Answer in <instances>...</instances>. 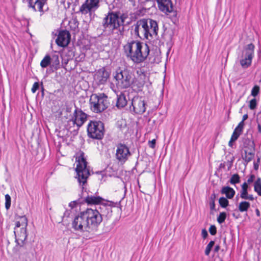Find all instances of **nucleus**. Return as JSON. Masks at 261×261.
<instances>
[{
	"instance_id": "nucleus-1",
	"label": "nucleus",
	"mask_w": 261,
	"mask_h": 261,
	"mask_svg": "<svg viewBox=\"0 0 261 261\" xmlns=\"http://www.w3.org/2000/svg\"><path fill=\"white\" fill-rule=\"evenodd\" d=\"M102 221V218L96 208H87L74 217L71 227L76 231L93 233L98 230Z\"/></svg>"
},
{
	"instance_id": "nucleus-2",
	"label": "nucleus",
	"mask_w": 261,
	"mask_h": 261,
	"mask_svg": "<svg viewBox=\"0 0 261 261\" xmlns=\"http://www.w3.org/2000/svg\"><path fill=\"white\" fill-rule=\"evenodd\" d=\"M159 27L157 22L151 19L142 18L131 27L132 34L141 39L150 40L158 36Z\"/></svg>"
},
{
	"instance_id": "nucleus-3",
	"label": "nucleus",
	"mask_w": 261,
	"mask_h": 261,
	"mask_svg": "<svg viewBox=\"0 0 261 261\" xmlns=\"http://www.w3.org/2000/svg\"><path fill=\"white\" fill-rule=\"evenodd\" d=\"M124 53L127 58L136 64L144 62L150 52L149 46L139 41L130 40L123 46Z\"/></svg>"
},
{
	"instance_id": "nucleus-4",
	"label": "nucleus",
	"mask_w": 261,
	"mask_h": 261,
	"mask_svg": "<svg viewBox=\"0 0 261 261\" xmlns=\"http://www.w3.org/2000/svg\"><path fill=\"white\" fill-rule=\"evenodd\" d=\"M75 109L70 119L67 121L66 129L73 135L77 134L79 128L87 120L88 115L74 105Z\"/></svg>"
},
{
	"instance_id": "nucleus-5",
	"label": "nucleus",
	"mask_w": 261,
	"mask_h": 261,
	"mask_svg": "<svg viewBox=\"0 0 261 261\" xmlns=\"http://www.w3.org/2000/svg\"><path fill=\"white\" fill-rule=\"evenodd\" d=\"M77 162L75 171L77 173L78 181L80 185L82 184V194H84V191H86L84 186L87 183V180L90 175L89 169L87 167V162L84 158V153L82 152L80 155L76 158Z\"/></svg>"
},
{
	"instance_id": "nucleus-6",
	"label": "nucleus",
	"mask_w": 261,
	"mask_h": 261,
	"mask_svg": "<svg viewBox=\"0 0 261 261\" xmlns=\"http://www.w3.org/2000/svg\"><path fill=\"white\" fill-rule=\"evenodd\" d=\"M109 104L108 97L105 93L92 94L90 96V108L94 113H101L108 108Z\"/></svg>"
},
{
	"instance_id": "nucleus-7",
	"label": "nucleus",
	"mask_w": 261,
	"mask_h": 261,
	"mask_svg": "<svg viewBox=\"0 0 261 261\" xmlns=\"http://www.w3.org/2000/svg\"><path fill=\"white\" fill-rule=\"evenodd\" d=\"M102 26L103 31H109L113 33L114 30H118L121 33L124 31V28L120 27L119 22V13L110 11L108 14L103 18Z\"/></svg>"
},
{
	"instance_id": "nucleus-8",
	"label": "nucleus",
	"mask_w": 261,
	"mask_h": 261,
	"mask_svg": "<svg viewBox=\"0 0 261 261\" xmlns=\"http://www.w3.org/2000/svg\"><path fill=\"white\" fill-rule=\"evenodd\" d=\"M87 131L89 138L101 140L105 134L104 124L100 121L90 120L88 124Z\"/></svg>"
},
{
	"instance_id": "nucleus-9",
	"label": "nucleus",
	"mask_w": 261,
	"mask_h": 261,
	"mask_svg": "<svg viewBox=\"0 0 261 261\" xmlns=\"http://www.w3.org/2000/svg\"><path fill=\"white\" fill-rule=\"evenodd\" d=\"M115 75L117 81V85L121 89H126L129 87L134 83V79L132 77V73L127 69H118Z\"/></svg>"
},
{
	"instance_id": "nucleus-10",
	"label": "nucleus",
	"mask_w": 261,
	"mask_h": 261,
	"mask_svg": "<svg viewBox=\"0 0 261 261\" xmlns=\"http://www.w3.org/2000/svg\"><path fill=\"white\" fill-rule=\"evenodd\" d=\"M255 46L252 43L247 44L242 51L240 63L243 69H247L251 65L254 57Z\"/></svg>"
},
{
	"instance_id": "nucleus-11",
	"label": "nucleus",
	"mask_w": 261,
	"mask_h": 261,
	"mask_svg": "<svg viewBox=\"0 0 261 261\" xmlns=\"http://www.w3.org/2000/svg\"><path fill=\"white\" fill-rule=\"evenodd\" d=\"M100 7V0H86L80 7L78 13L86 15L91 14Z\"/></svg>"
},
{
	"instance_id": "nucleus-12",
	"label": "nucleus",
	"mask_w": 261,
	"mask_h": 261,
	"mask_svg": "<svg viewBox=\"0 0 261 261\" xmlns=\"http://www.w3.org/2000/svg\"><path fill=\"white\" fill-rule=\"evenodd\" d=\"M130 111L135 114H142L146 110V103L142 97L135 96L132 100Z\"/></svg>"
},
{
	"instance_id": "nucleus-13",
	"label": "nucleus",
	"mask_w": 261,
	"mask_h": 261,
	"mask_svg": "<svg viewBox=\"0 0 261 261\" xmlns=\"http://www.w3.org/2000/svg\"><path fill=\"white\" fill-rule=\"evenodd\" d=\"M131 155L128 147L125 144L119 143L117 145L116 157L119 162L124 163Z\"/></svg>"
},
{
	"instance_id": "nucleus-14",
	"label": "nucleus",
	"mask_w": 261,
	"mask_h": 261,
	"mask_svg": "<svg viewBox=\"0 0 261 261\" xmlns=\"http://www.w3.org/2000/svg\"><path fill=\"white\" fill-rule=\"evenodd\" d=\"M114 202L107 201L99 205H96V208L101 215V218H106L107 219L111 218L112 216V207Z\"/></svg>"
},
{
	"instance_id": "nucleus-15",
	"label": "nucleus",
	"mask_w": 261,
	"mask_h": 261,
	"mask_svg": "<svg viewBox=\"0 0 261 261\" xmlns=\"http://www.w3.org/2000/svg\"><path fill=\"white\" fill-rule=\"evenodd\" d=\"M70 40V35L68 31L66 30L60 31L58 37L56 39L57 44L61 47L66 46Z\"/></svg>"
},
{
	"instance_id": "nucleus-16",
	"label": "nucleus",
	"mask_w": 261,
	"mask_h": 261,
	"mask_svg": "<svg viewBox=\"0 0 261 261\" xmlns=\"http://www.w3.org/2000/svg\"><path fill=\"white\" fill-rule=\"evenodd\" d=\"M109 76V73L105 67H102L96 71L94 79L98 85H103L107 82Z\"/></svg>"
},
{
	"instance_id": "nucleus-17",
	"label": "nucleus",
	"mask_w": 261,
	"mask_h": 261,
	"mask_svg": "<svg viewBox=\"0 0 261 261\" xmlns=\"http://www.w3.org/2000/svg\"><path fill=\"white\" fill-rule=\"evenodd\" d=\"M159 9L163 12L167 13L173 11V4L171 0H155Z\"/></svg>"
},
{
	"instance_id": "nucleus-18",
	"label": "nucleus",
	"mask_w": 261,
	"mask_h": 261,
	"mask_svg": "<svg viewBox=\"0 0 261 261\" xmlns=\"http://www.w3.org/2000/svg\"><path fill=\"white\" fill-rule=\"evenodd\" d=\"M21 220L22 221V227L20 229L19 232L17 230L16 232L17 237L18 238L17 240H19L20 241L23 242L27 238V226L28 225L27 223V219L25 216L22 217L21 218Z\"/></svg>"
},
{
	"instance_id": "nucleus-19",
	"label": "nucleus",
	"mask_w": 261,
	"mask_h": 261,
	"mask_svg": "<svg viewBox=\"0 0 261 261\" xmlns=\"http://www.w3.org/2000/svg\"><path fill=\"white\" fill-rule=\"evenodd\" d=\"M83 203H87L88 205H99L105 202V199L100 196H95L94 195L86 196L83 198Z\"/></svg>"
},
{
	"instance_id": "nucleus-20",
	"label": "nucleus",
	"mask_w": 261,
	"mask_h": 261,
	"mask_svg": "<svg viewBox=\"0 0 261 261\" xmlns=\"http://www.w3.org/2000/svg\"><path fill=\"white\" fill-rule=\"evenodd\" d=\"M249 145L253 150V151L247 152L244 150L245 154L242 155V159L244 161V164L246 165L249 162L251 161L254 157L255 144L253 141H249Z\"/></svg>"
},
{
	"instance_id": "nucleus-21",
	"label": "nucleus",
	"mask_w": 261,
	"mask_h": 261,
	"mask_svg": "<svg viewBox=\"0 0 261 261\" xmlns=\"http://www.w3.org/2000/svg\"><path fill=\"white\" fill-rule=\"evenodd\" d=\"M48 0H35L34 2V7L36 8L37 11L40 12V15L42 16L48 10L47 7Z\"/></svg>"
},
{
	"instance_id": "nucleus-22",
	"label": "nucleus",
	"mask_w": 261,
	"mask_h": 261,
	"mask_svg": "<svg viewBox=\"0 0 261 261\" xmlns=\"http://www.w3.org/2000/svg\"><path fill=\"white\" fill-rule=\"evenodd\" d=\"M127 100L125 95L122 92L117 94V100L116 102V107L118 109H121L125 107L127 105Z\"/></svg>"
},
{
	"instance_id": "nucleus-23",
	"label": "nucleus",
	"mask_w": 261,
	"mask_h": 261,
	"mask_svg": "<svg viewBox=\"0 0 261 261\" xmlns=\"http://www.w3.org/2000/svg\"><path fill=\"white\" fill-rule=\"evenodd\" d=\"M221 193L222 194H225L226 197V198L231 199L234 197L236 192L233 188L229 186H225L222 187Z\"/></svg>"
},
{
	"instance_id": "nucleus-24",
	"label": "nucleus",
	"mask_w": 261,
	"mask_h": 261,
	"mask_svg": "<svg viewBox=\"0 0 261 261\" xmlns=\"http://www.w3.org/2000/svg\"><path fill=\"white\" fill-rule=\"evenodd\" d=\"M254 190L261 196V178L257 177L254 184Z\"/></svg>"
},
{
	"instance_id": "nucleus-25",
	"label": "nucleus",
	"mask_w": 261,
	"mask_h": 261,
	"mask_svg": "<svg viewBox=\"0 0 261 261\" xmlns=\"http://www.w3.org/2000/svg\"><path fill=\"white\" fill-rule=\"evenodd\" d=\"M51 59L49 55H46L40 62V66L42 68H45L51 63Z\"/></svg>"
},
{
	"instance_id": "nucleus-26",
	"label": "nucleus",
	"mask_w": 261,
	"mask_h": 261,
	"mask_svg": "<svg viewBox=\"0 0 261 261\" xmlns=\"http://www.w3.org/2000/svg\"><path fill=\"white\" fill-rule=\"evenodd\" d=\"M250 206V204L249 202L246 201H242L239 205V210L241 212H246L248 210Z\"/></svg>"
},
{
	"instance_id": "nucleus-27",
	"label": "nucleus",
	"mask_w": 261,
	"mask_h": 261,
	"mask_svg": "<svg viewBox=\"0 0 261 261\" xmlns=\"http://www.w3.org/2000/svg\"><path fill=\"white\" fill-rule=\"evenodd\" d=\"M248 186L246 182H244L242 185V190L241 191L240 197L241 198H245V196L248 194Z\"/></svg>"
},
{
	"instance_id": "nucleus-28",
	"label": "nucleus",
	"mask_w": 261,
	"mask_h": 261,
	"mask_svg": "<svg viewBox=\"0 0 261 261\" xmlns=\"http://www.w3.org/2000/svg\"><path fill=\"white\" fill-rule=\"evenodd\" d=\"M229 182L232 185H235L240 182V177L238 174H233L230 178Z\"/></svg>"
},
{
	"instance_id": "nucleus-29",
	"label": "nucleus",
	"mask_w": 261,
	"mask_h": 261,
	"mask_svg": "<svg viewBox=\"0 0 261 261\" xmlns=\"http://www.w3.org/2000/svg\"><path fill=\"white\" fill-rule=\"evenodd\" d=\"M219 203L222 207L225 208L228 205L229 201L227 198L221 197L219 199Z\"/></svg>"
},
{
	"instance_id": "nucleus-30",
	"label": "nucleus",
	"mask_w": 261,
	"mask_h": 261,
	"mask_svg": "<svg viewBox=\"0 0 261 261\" xmlns=\"http://www.w3.org/2000/svg\"><path fill=\"white\" fill-rule=\"evenodd\" d=\"M214 244H215V242L214 241H211L210 242V243L206 246L205 250V254L206 256H208L210 255V252L212 250V248L214 246Z\"/></svg>"
},
{
	"instance_id": "nucleus-31",
	"label": "nucleus",
	"mask_w": 261,
	"mask_h": 261,
	"mask_svg": "<svg viewBox=\"0 0 261 261\" xmlns=\"http://www.w3.org/2000/svg\"><path fill=\"white\" fill-rule=\"evenodd\" d=\"M5 207L6 210H9L11 206V199L10 196L7 194L5 195Z\"/></svg>"
},
{
	"instance_id": "nucleus-32",
	"label": "nucleus",
	"mask_w": 261,
	"mask_h": 261,
	"mask_svg": "<svg viewBox=\"0 0 261 261\" xmlns=\"http://www.w3.org/2000/svg\"><path fill=\"white\" fill-rule=\"evenodd\" d=\"M226 218V214L225 212L220 213L219 216L217 217V221L219 224L223 223Z\"/></svg>"
},
{
	"instance_id": "nucleus-33",
	"label": "nucleus",
	"mask_w": 261,
	"mask_h": 261,
	"mask_svg": "<svg viewBox=\"0 0 261 261\" xmlns=\"http://www.w3.org/2000/svg\"><path fill=\"white\" fill-rule=\"evenodd\" d=\"M83 203V198L81 197V198H79L77 200H75V201L71 202L69 203V206L71 208H73L75 207L76 206V205H77L78 204Z\"/></svg>"
},
{
	"instance_id": "nucleus-34",
	"label": "nucleus",
	"mask_w": 261,
	"mask_h": 261,
	"mask_svg": "<svg viewBox=\"0 0 261 261\" xmlns=\"http://www.w3.org/2000/svg\"><path fill=\"white\" fill-rule=\"evenodd\" d=\"M52 61H53V66H55V68L56 69H57L58 68L57 66H59V63H60L58 56H57V55L53 56V58H52Z\"/></svg>"
},
{
	"instance_id": "nucleus-35",
	"label": "nucleus",
	"mask_w": 261,
	"mask_h": 261,
	"mask_svg": "<svg viewBox=\"0 0 261 261\" xmlns=\"http://www.w3.org/2000/svg\"><path fill=\"white\" fill-rule=\"evenodd\" d=\"M126 18L127 16L124 14L121 15L120 16L119 15V22L120 23V28H121V27L124 28V21Z\"/></svg>"
},
{
	"instance_id": "nucleus-36",
	"label": "nucleus",
	"mask_w": 261,
	"mask_h": 261,
	"mask_svg": "<svg viewBox=\"0 0 261 261\" xmlns=\"http://www.w3.org/2000/svg\"><path fill=\"white\" fill-rule=\"evenodd\" d=\"M259 92V87L257 85H255L251 90V95L255 97Z\"/></svg>"
},
{
	"instance_id": "nucleus-37",
	"label": "nucleus",
	"mask_w": 261,
	"mask_h": 261,
	"mask_svg": "<svg viewBox=\"0 0 261 261\" xmlns=\"http://www.w3.org/2000/svg\"><path fill=\"white\" fill-rule=\"evenodd\" d=\"M28 3V7L29 9H32L34 12H37V9L34 7V2L33 0H26Z\"/></svg>"
},
{
	"instance_id": "nucleus-38",
	"label": "nucleus",
	"mask_w": 261,
	"mask_h": 261,
	"mask_svg": "<svg viewBox=\"0 0 261 261\" xmlns=\"http://www.w3.org/2000/svg\"><path fill=\"white\" fill-rule=\"evenodd\" d=\"M256 100L255 98H253L249 101V108L251 110H254L256 107Z\"/></svg>"
},
{
	"instance_id": "nucleus-39",
	"label": "nucleus",
	"mask_w": 261,
	"mask_h": 261,
	"mask_svg": "<svg viewBox=\"0 0 261 261\" xmlns=\"http://www.w3.org/2000/svg\"><path fill=\"white\" fill-rule=\"evenodd\" d=\"M241 134V133L240 132L234 130L230 139H231L232 141H236L239 137Z\"/></svg>"
},
{
	"instance_id": "nucleus-40",
	"label": "nucleus",
	"mask_w": 261,
	"mask_h": 261,
	"mask_svg": "<svg viewBox=\"0 0 261 261\" xmlns=\"http://www.w3.org/2000/svg\"><path fill=\"white\" fill-rule=\"evenodd\" d=\"M244 125V122H243V121H241L238 126L236 127L234 129L235 130L238 131L239 132H240L241 133L243 131V129Z\"/></svg>"
},
{
	"instance_id": "nucleus-41",
	"label": "nucleus",
	"mask_w": 261,
	"mask_h": 261,
	"mask_svg": "<svg viewBox=\"0 0 261 261\" xmlns=\"http://www.w3.org/2000/svg\"><path fill=\"white\" fill-rule=\"evenodd\" d=\"M21 226H22V223H20V221H17L16 222L15 227L14 228V231L15 238H16V242H17L16 232H17V229L18 228H19Z\"/></svg>"
},
{
	"instance_id": "nucleus-42",
	"label": "nucleus",
	"mask_w": 261,
	"mask_h": 261,
	"mask_svg": "<svg viewBox=\"0 0 261 261\" xmlns=\"http://www.w3.org/2000/svg\"><path fill=\"white\" fill-rule=\"evenodd\" d=\"M209 232L211 234L214 236L217 233V228L215 225H211L209 228Z\"/></svg>"
},
{
	"instance_id": "nucleus-43",
	"label": "nucleus",
	"mask_w": 261,
	"mask_h": 261,
	"mask_svg": "<svg viewBox=\"0 0 261 261\" xmlns=\"http://www.w3.org/2000/svg\"><path fill=\"white\" fill-rule=\"evenodd\" d=\"M39 84L38 82H35L34 83L33 87L31 89V91L32 93H35L36 91L39 89Z\"/></svg>"
},
{
	"instance_id": "nucleus-44",
	"label": "nucleus",
	"mask_w": 261,
	"mask_h": 261,
	"mask_svg": "<svg viewBox=\"0 0 261 261\" xmlns=\"http://www.w3.org/2000/svg\"><path fill=\"white\" fill-rule=\"evenodd\" d=\"M132 84H133L134 86L136 85L138 88H142L144 85V82L143 81H141L137 83V81L135 82L134 81V83H133Z\"/></svg>"
},
{
	"instance_id": "nucleus-45",
	"label": "nucleus",
	"mask_w": 261,
	"mask_h": 261,
	"mask_svg": "<svg viewBox=\"0 0 261 261\" xmlns=\"http://www.w3.org/2000/svg\"><path fill=\"white\" fill-rule=\"evenodd\" d=\"M156 140L155 139H153L151 141H149L148 145L151 148H154L155 146Z\"/></svg>"
},
{
	"instance_id": "nucleus-46",
	"label": "nucleus",
	"mask_w": 261,
	"mask_h": 261,
	"mask_svg": "<svg viewBox=\"0 0 261 261\" xmlns=\"http://www.w3.org/2000/svg\"><path fill=\"white\" fill-rule=\"evenodd\" d=\"M255 178V176L254 174H251L247 179V184L252 182Z\"/></svg>"
},
{
	"instance_id": "nucleus-47",
	"label": "nucleus",
	"mask_w": 261,
	"mask_h": 261,
	"mask_svg": "<svg viewBox=\"0 0 261 261\" xmlns=\"http://www.w3.org/2000/svg\"><path fill=\"white\" fill-rule=\"evenodd\" d=\"M201 235L203 239H205L207 237L208 233H207V230L205 229H203L202 230Z\"/></svg>"
},
{
	"instance_id": "nucleus-48",
	"label": "nucleus",
	"mask_w": 261,
	"mask_h": 261,
	"mask_svg": "<svg viewBox=\"0 0 261 261\" xmlns=\"http://www.w3.org/2000/svg\"><path fill=\"white\" fill-rule=\"evenodd\" d=\"M242 199H246V200H249L251 201H253L254 198L252 195H248L245 196V198H243Z\"/></svg>"
},
{
	"instance_id": "nucleus-49",
	"label": "nucleus",
	"mask_w": 261,
	"mask_h": 261,
	"mask_svg": "<svg viewBox=\"0 0 261 261\" xmlns=\"http://www.w3.org/2000/svg\"><path fill=\"white\" fill-rule=\"evenodd\" d=\"M210 208L211 210H214L215 208V201H211L210 202Z\"/></svg>"
},
{
	"instance_id": "nucleus-50",
	"label": "nucleus",
	"mask_w": 261,
	"mask_h": 261,
	"mask_svg": "<svg viewBox=\"0 0 261 261\" xmlns=\"http://www.w3.org/2000/svg\"><path fill=\"white\" fill-rule=\"evenodd\" d=\"M77 1V0H69L67 3V8H69L71 4L72 3H75Z\"/></svg>"
},
{
	"instance_id": "nucleus-51",
	"label": "nucleus",
	"mask_w": 261,
	"mask_h": 261,
	"mask_svg": "<svg viewBox=\"0 0 261 261\" xmlns=\"http://www.w3.org/2000/svg\"><path fill=\"white\" fill-rule=\"evenodd\" d=\"M216 197V194L215 193L212 194L210 197V201H215Z\"/></svg>"
},
{
	"instance_id": "nucleus-52",
	"label": "nucleus",
	"mask_w": 261,
	"mask_h": 261,
	"mask_svg": "<svg viewBox=\"0 0 261 261\" xmlns=\"http://www.w3.org/2000/svg\"><path fill=\"white\" fill-rule=\"evenodd\" d=\"M253 167L254 170H257L259 168V164L256 163V162H254L253 163Z\"/></svg>"
},
{
	"instance_id": "nucleus-53",
	"label": "nucleus",
	"mask_w": 261,
	"mask_h": 261,
	"mask_svg": "<svg viewBox=\"0 0 261 261\" xmlns=\"http://www.w3.org/2000/svg\"><path fill=\"white\" fill-rule=\"evenodd\" d=\"M220 246L219 245H216L215 247V248H214V251L215 252H217L219 251V250H220Z\"/></svg>"
},
{
	"instance_id": "nucleus-54",
	"label": "nucleus",
	"mask_w": 261,
	"mask_h": 261,
	"mask_svg": "<svg viewBox=\"0 0 261 261\" xmlns=\"http://www.w3.org/2000/svg\"><path fill=\"white\" fill-rule=\"evenodd\" d=\"M248 118V115L245 114L243 116V119L241 121H243V122H244L245 120H246Z\"/></svg>"
},
{
	"instance_id": "nucleus-55",
	"label": "nucleus",
	"mask_w": 261,
	"mask_h": 261,
	"mask_svg": "<svg viewBox=\"0 0 261 261\" xmlns=\"http://www.w3.org/2000/svg\"><path fill=\"white\" fill-rule=\"evenodd\" d=\"M255 213H256V215L257 217H260V212L259 211V210L258 208H256L255 210Z\"/></svg>"
},
{
	"instance_id": "nucleus-56",
	"label": "nucleus",
	"mask_w": 261,
	"mask_h": 261,
	"mask_svg": "<svg viewBox=\"0 0 261 261\" xmlns=\"http://www.w3.org/2000/svg\"><path fill=\"white\" fill-rule=\"evenodd\" d=\"M235 141H232L231 139H230V141H229V143H228V145L230 147H232V145H233V142H234Z\"/></svg>"
},
{
	"instance_id": "nucleus-57",
	"label": "nucleus",
	"mask_w": 261,
	"mask_h": 261,
	"mask_svg": "<svg viewBox=\"0 0 261 261\" xmlns=\"http://www.w3.org/2000/svg\"><path fill=\"white\" fill-rule=\"evenodd\" d=\"M257 129H258V132L259 133H261V125L260 124H258V125H257Z\"/></svg>"
},
{
	"instance_id": "nucleus-58",
	"label": "nucleus",
	"mask_w": 261,
	"mask_h": 261,
	"mask_svg": "<svg viewBox=\"0 0 261 261\" xmlns=\"http://www.w3.org/2000/svg\"><path fill=\"white\" fill-rule=\"evenodd\" d=\"M225 165L224 163H221L219 165V168H225Z\"/></svg>"
},
{
	"instance_id": "nucleus-59",
	"label": "nucleus",
	"mask_w": 261,
	"mask_h": 261,
	"mask_svg": "<svg viewBox=\"0 0 261 261\" xmlns=\"http://www.w3.org/2000/svg\"><path fill=\"white\" fill-rule=\"evenodd\" d=\"M260 159L259 157H258L256 163L259 164L260 163Z\"/></svg>"
},
{
	"instance_id": "nucleus-60",
	"label": "nucleus",
	"mask_w": 261,
	"mask_h": 261,
	"mask_svg": "<svg viewBox=\"0 0 261 261\" xmlns=\"http://www.w3.org/2000/svg\"><path fill=\"white\" fill-rule=\"evenodd\" d=\"M129 2H132V3H135V0H128Z\"/></svg>"
},
{
	"instance_id": "nucleus-61",
	"label": "nucleus",
	"mask_w": 261,
	"mask_h": 261,
	"mask_svg": "<svg viewBox=\"0 0 261 261\" xmlns=\"http://www.w3.org/2000/svg\"><path fill=\"white\" fill-rule=\"evenodd\" d=\"M231 163H229V166L228 167V169H229L231 168Z\"/></svg>"
},
{
	"instance_id": "nucleus-62",
	"label": "nucleus",
	"mask_w": 261,
	"mask_h": 261,
	"mask_svg": "<svg viewBox=\"0 0 261 261\" xmlns=\"http://www.w3.org/2000/svg\"><path fill=\"white\" fill-rule=\"evenodd\" d=\"M42 94H43V90H44V88L42 87Z\"/></svg>"
},
{
	"instance_id": "nucleus-63",
	"label": "nucleus",
	"mask_w": 261,
	"mask_h": 261,
	"mask_svg": "<svg viewBox=\"0 0 261 261\" xmlns=\"http://www.w3.org/2000/svg\"><path fill=\"white\" fill-rule=\"evenodd\" d=\"M67 112H69V111H69V108H67Z\"/></svg>"
},
{
	"instance_id": "nucleus-64",
	"label": "nucleus",
	"mask_w": 261,
	"mask_h": 261,
	"mask_svg": "<svg viewBox=\"0 0 261 261\" xmlns=\"http://www.w3.org/2000/svg\"><path fill=\"white\" fill-rule=\"evenodd\" d=\"M62 3L64 4L65 3V1H63Z\"/></svg>"
}]
</instances>
